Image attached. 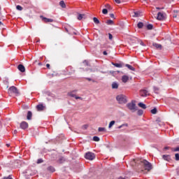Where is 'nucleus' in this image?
I'll list each match as a JSON object with an SVG mask.
<instances>
[{
    "label": "nucleus",
    "mask_w": 179,
    "mask_h": 179,
    "mask_svg": "<svg viewBox=\"0 0 179 179\" xmlns=\"http://www.w3.org/2000/svg\"><path fill=\"white\" fill-rule=\"evenodd\" d=\"M141 164L145 171H150L152 169V164L145 159L141 160Z\"/></svg>",
    "instance_id": "1"
},
{
    "label": "nucleus",
    "mask_w": 179,
    "mask_h": 179,
    "mask_svg": "<svg viewBox=\"0 0 179 179\" xmlns=\"http://www.w3.org/2000/svg\"><path fill=\"white\" fill-rule=\"evenodd\" d=\"M8 94L10 96H13V94H15V96H18L20 94V92L15 86H11L8 89Z\"/></svg>",
    "instance_id": "2"
},
{
    "label": "nucleus",
    "mask_w": 179,
    "mask_h": 179,
    "mask_svg": "<svg viewBox=\"0 0 179 179\" xmlns=\"http://www.w3.org/2000/svg\"><path fill=\"white\" fill-rule=\"evenodd\" d=\"M116 100L120 104H125L127 103V98L126 95H117Z\"/></svg>",
    "instance_id": "3"
},
{
    "label": "nucleus",
    "mask_w": 179,
    "mask_h": 179,
    "mask_svg": "<svg viewBox=\"0 0 179 179\" xmlns=\"http://www.w3.org/2000/svg\"><path fill=\"white\" fill-rule=\"evenodd\" d=\"M127 108L131 110L132 113H134L137 110V106L134 101L129 103H127Z\"/></svg>",
    "instance_id": "4"
},
{
    "label": "nucleus",
    "mask_w": 179,
    "mask_h": 179,
    "mask_svg": "<svg viewBox=\"0 0 179 179\" xmlns=\"http://www.w3.org/2000/svg\"><path fill=\"white\" fill-rule=\"evenodd\" d=\"M95 157H96L95 154L92 152H87L85 155V158L90 161L94 159Z\"/></svg>",
    "instance_id": "5"
},
{
    "label": "nucleus",
    "mask_w": 179,
    "mask_h": 179,
    "mask_svg": "<svg viewBox=\"0 0 179 179\" xmlns=\"http://www.w3.org/2000/svg\"><path fill=\"white\" fill-rule=\"evenodd\" d=\"M166 13L159 12L157 13V20H164L166 19Z\"/></svg>",
    "instance_id": "6"
},
{
    "label": "nucleus",
    "mask_w": 179,
    "mask_h": 179,
    "mask_svg": "<svg viewBox=\"0 0 179 179\" xmlns=\"http://www.w3.org/2000/svg\"><path fill=\"white\" fill-rule=\"evenodd\" d=\"M40 17L42 19V20L45 23L53 22H54V20L52 18H46V17H44L43 15H41Z\"/></svg>",
    "instance_id": "7"
},
{
    "label": "nucleus",
    "mask_w": 179,
    "mask_h": 179,
    "mask_svg": "<svg viewBox=\"0 0 179 179\" xmlns=\"http://www.w3.org/2000/svg\"><path fill=\"white\" fill-rule=\"evenodd\" d=\"M140 94L142 97H146L149 95L148 91L146 90H141L140 92Z\"/></svg>",
    "instance_id": "8"
},
{
    "label": "nucleus",
    "mask_w": 179,
    "mask_h": 179,
    "mask_svg": "<svg viewBox=\"0 0 179 179\" xmlns=\"http://www.w3.org/2000/svg\"><path fill=\"white\" fill-rule=\"evenodd\" d=\"M69 96L71 97L75 98L76 100L82 99L80 96H77L76 94H74V92L69 93Z\"/></svg>",
    "instance_id": "9"
},
{
    "label": "nucleus",
    "mask_w": 179,
    "mask_h": 179,
    "mask_svg": "<svg viewBox=\"0 0 179 179\" xmlns=\"http://www.w3.org/2000/svg\"><path fill=\"white\" fill-rule=\"evenodd\" d=\"M28 127H29V124L26 122H22L20 124V128H22V129H26L27 128H28Z\"/></svg>",
    "instance_id": "10"
},
{
    "label": "nucleus",
    "mask_w": 179,
    "mask_h": 179,
    "mask_svg": "<svg viewBox=\"0 0 179 179\" xmlns=\"http://www.w3.org/2000/svg\"><path fill=\"white\" fill-rule=\"evenodd\" d=\"M128 80H129V76H122V82H123L124 83H126L128 82Z\"/></svg>",
    "instance_id": "11"
},
{
    "label": "nucleus",
    "mask_w": 179,
    "mask_h": 179,
    "mask_svg": "<svg viewBox=\"0 0 179 179\" xmlns=\"http://www.w3.org/2000/svg\"><path fill=\"white\" fill-rule=\"evenodd\" d=\"M17 68L20 72H22V73L25 72V67L24 65L20 64Z\"/></svg>",
    "instance_id": "12"
},
{
    "label": "nucleus",
    "mask_w": 179,
    "mask_h": 179,
    "mask_svg": "<svg viewBox=\"0 0 179 179\" xmlns=\"http://www.w3.org/2000/svg\"><path fill=\"white\" fill-rule=\"evenodd\" d=\"M36 110H38V111L43 110H44L43 104H38V106H36Z\"/></svg>",
    "instance_id": "13"
},
{
    "label": "nucleus",
    "mask_w": 179,
    "mask_h": 179,
    "mask_svg": "<svg viewBox=\"0 0 179 179\" xmlns=\"http://www.w3.org/2000/svg\"><path fill=\"white\" fill-rule=\"evenodd\" d=\"M140 16H141V12H139V11L133 12V17H138Z\"/></svg>",
    "instance_id": "14"
},
{
    "label": "nucleus",
    "mask_w": 179,
    "mask_h": 179,
    "mask_svg": "<svg viewBox=\"0 0 179 179\" xmlns=\"http://www.w3.org/2000/svg\"><path fill=\"white\" fill-rule=\"evenodd\" d=\"M86 15H85V14H79L78 15V17H77V19L78 20H81L82 19H86Z\"/></svg>",
    "instance_id": "15"
},
{
    "label": "nucleus",
    "mask_w": 179,
    "mask_h": 179,
    "mask_svg": "<svg viewBox=\"0 0 179 179\" xmlns=\"http://www.w3.org/2000/svg\"><path fill=\"white\" fill-rule=\"evenodd\" d=\"M125 66L127 69H129L130 71H136V69L134 66H131L129 64H126Z\"/></svg>",
    "instance_id": "16"
},
{
    "label": "nucleus",
    "mask_w": 179,
    "mask_h": 179,
    "mask_svg": "<svg viewBox=\"0 0 179 179\" xmlns=\"http://www.w3.org/2000/svg\"><path fill=\"white\" fill-rule=\"evenodd\" d=\"M119 87V85L117 83H113L112 84V88L113 90H117Z\"/></svg>",
    "instance_id": "17"
},
{
    "label": "nucleus",
    "mask_w": 179,
    "mask_h": 179,
    "mask_svg": "<svg viewBox=\"0 0 179 179\" xmlns=\"http://www.w3.org/2000/svg\"><path fill=\"white\" fill-rule=\"evenodd\" d=\"M138 106L140 108H141L142 109H143V110H146V108H147L146 105L145 103H139Z\"/></svg>",
    "instance_id": "18"
},
{
    "label": "nucleus",
    "mask_w": 179,
    "mask_h": 179,
    "mask_svg": "<svg viewBox=\"0 0 179 179\" xmlns=\"http://www.w3.org/2000/svg\"><path fill=\"white\" fill-rule=\"evenodd\" d=\"M163 159L167 162H169L171 160V156L169 155H163Z\"/></svg>",
    "instance_id": "19"
},
{
    "label": "nucleus",
    "mask_w": 179,
    "mask_h": 179,
    "mask_svg": "<svg viewBox=\"0 0 179 179\" xmlns=\"http://www.w3.org/2000/svg\"><path fill=\"white\" fill-rule=\"evenodd\" d=\"M112 64L117 68H122L123 66L122 64L112 63Z\"/></svg>",
    "instance_id": "20"
},
{
    "label": "nucleus",
    "mask_w": 179,
    "mask_h": 179,
    "mask_svg": "<svg viewBox=\"0 0 179 179\" xmlns=\"http://www.w3.org/2000/svg\"><path fill=\"white\" fill-rule=\"evenodd\" d=\"M93 21H94L95 24H100V21L97 17H93Z\"/></svg>",
    "instance_id": "21"
},
{
    "label": "nucleus",
    "mask_w": 179,
    "mask_h": 179,
    "mask_svg": "<svg viewBox=\"0 0 179 179\" xmlns=\"http://www.w3.org/2000/svg\"><path fill=\"white\" fill-rule=\"evenodd\" d=\"M106 24L108 25H113L114 24V21H113L112 20H106Z\"/></svg>",
    "instance_id": "22"
},
{
    "label": "nucleus",
    "mask_w": 179,
    "mask_h": 179,
    "mask_svg": "<svg viewBox=\"0 0 179 179\" xmlns=\"http://www.w3.org/2000/svg\"><path fill=\"white\" fill-rule=\"evenodd\" d=\"M33 116V113L31 111H29L27 113V120H31V117Z\"/></svg>",
    "instance_id": "23"
},
{
    "label": "nucleus",
    "mask_w": 179,
    "mask_h": 179,
    "mask_svg": "<svg viewBox=\"0 0 179 179\" xmlns=\"http://www.w3.org/2000/svg\"><path fill=\"white\" fill-rule=\"evenodd\" d=\"M48 171L51 172V173H54L55 171V169L53 166H50L48 168Z\"/></svg>",
    "instance_id": "24"
},
{
    "label": "nucleus",
    "mask_w": 179,
    "mask_h": 179,
    "mask_svg": "<svg viewBox=\"0 0 179 179\" xmlns=\"http://www.w3.org/2000/svg\"><path fill=\"white\" fill-rule=\"evenodd\" d=\"M153 46L155 47L157 49H162V45L158 43H153Z\"/></svg>",
    "instance_id": "25"
},
{
    "label": "nucleus",
    "mask_w": 179,
    "mask_h": 179,
    "mask_svg": "<svg viewBox=\"0 0 179 179\" xmlns=\"http://www.w3.org/2000/svg\"><path fill=\"white\" fill-rule=\"evenodd\" d=\"M59 5L61 6V7H62V8H66V4H65L64 1H60Z\"/></svg>",
    "instance_id": "26"
},
{
    "label": "nucleus",
    "mask_w": 179,
    "mask_h": 179,
    "mask_svg": "<svg viewBox=\"0 0 179 179\" xmlns=\"http://www.w3.org/2000/svg\"><path fill=\"white\" fill-rule=\"evenodd\" d=\"M143 27V23L140 22L138 24H137V27H138L139 29H142Z\"/></svg>",
    "instance_id": "27"
},
{
    "label": "nucleus",
    "mask_w": 179,
    "mask_h": 179,
    "mask_svg": "<svg viewBox=\"0 0 179 179\" xmlns=\"http://www.w3.org/2000/svg\"><path fill=\"white\" fill-rule=\"evenodd\" d=\"M115 124V121H111L110 123H109V126H108V128H111L113 126H114Z\"/></svg>",
    "instance_id": "28"
},
{
    "label": "nucleus",
    "mask_w": 179,
    "mask_h": 179,
    "mask_svg": "<svg viewBox=\"0 0 179 179\" xmlns=\"http://www.w3.org/2000/svg\"><path fill=\"white\" fill-rule=\"evenodd\" d=\"M124 127H128V124L127 123L122 124V125L119 126L117 128L121 129V128H123Z\"/></svg>",
    "instance_id": "29"
},
{
    "label": "nucleus",
    "mask_w": 179,
    "mask_h": 179,
    "mask_svg": "<svg viewBox=\"0 0 179 179\" xmlns=\"http://www.w3.org/2000/svg\"><path fill=\"white\" fill-rule=\"evenodd\" d=\"M146 27H147V29H148V30H152V28H153V26H152V24H149L148 25H147Z\"/></svg>",
    "instance_id": "30"
},
{
    "label": "nucleus",
    "mask_w": 179,
    "mask_h": 179,
    "mask_svg": "<svg viewBox=\"0 0 179 179\" xmlns=\"http://www.w3.org/2000/svg\"><path fill=\"white\" fill-rule=\"evenodd\" d=\"M157 109L156 108H153V109L151 110V113H152V114L155 115V114H157Z\"/></svg>",
    "instance_id": "31"
},
{
    "label": "nucleus",
    "mask_w": 179,
    "mask_h": 179,
    "mask_svg": "<svg viewBox=\"0 0 179 179\" xmlns=\"http://www.w3.org/2000/svg\"><path fill=\"white\" fill-rule=\"evenodd\" d=\"M93 141L96 142H99L100 141L99 138L98 136H94Z\"/></svg>",
    "instance_id": "32"
},
{
    "label": "nucleus",
    "mask_w": 179,
    "mask_h": 179,
    "mask_svg": "<svg viewBox=\"0 0 179 179\" xmlns=\"http://www.w3.org/2000/svg\"><path fill=\"white\" fill-rule=\"evenodd\" d=\"M175 159H176V161H179V154L178 153L175 154Z\"/></svg>",
    "instance_id": "33"
},
{
    "label": "nucleus",
    "mask_w": 179,
    "mask_h": 179,
    "mask_svg": "<svg viewBox=\"0 0 179 179\" xmlns=\"http://www.w3.org/2000/svg\"><path fill=\"white\" fill-rule=\"evenodd\" d=\"M43 163V159H39L38 161H36V164H40Z\"/></svg>",
    "instance_id": "34"
},
{
    "label": "nucleus",
    "mask_w": 179,
    "mask_h": 179,
    "mask_svg": "<svg viewBox=\"0 0 179 179\" xmlns=\"http://www.w3.org/2000/svg\"><path fill=\"white\" fill-rule=\"evenodd\" d=\"M17 10L22 11L23 10V8L22 6H20V5L17 6L16 7Z\"/></svg>",
    "instance_id": "35"
},
{
    "label": "nucleus",
    "mask_w": 179,
    "mask_h": 179,
    "mask_svg": "<svg viewBox=\"0 0 179 179\" xmlns=\"http://www.w3.org/2000/svg\"><path fill=\"white\" fill-rule=\"evenodd\" d=\"M102 13L103 15H107L108 13V10L107 9L102 10Z\"/></svg>",
    "instance_id": "36"
},
{
    "label": "nucleus",
    "mask_w": 179,
    "mask_h": 179,
    "mask_svg": "<svg viewBox=\"0 0 179 179\" xmlns=\"http://www.w3.org/2000/svg\"><path fill=\"white\" fill-rule=\"evenodd\" d=\"M143 113V111L142 110H139L138 111H137V115H138L139 116H141Z\"/></svg>",
    "instance_id": "37"
},
{
    "label": "nucleus",
    "mask_w": 179,
    "mask_h": 179,
    "mask_svg": "<svg viewBox=\"0 0 179 179\" xmlns=\"http://www.w3.org/2000/svg\"><path fill=\"white\" fill-rule=\"evenodd\" d=\"M106 131V128L104 127H99V131L101 132V131Z\"/></svg>",
    "instance_id": "38"
},
{
    "label": "nucleus",
    "mask_w": 179,
    "mask_h": 179,
    "mask_svg": "<svg viewBox=\"0 0 179 179\" xmlns=\"http://www.w3.org/2000/svg\"><path fill=\"white\" fill-rule=\"evenodd\" d=\"M105 8H108V9H109V10H111V9H112L111 6H110L109 4H106V5H105Z\"/></svg>",
    "instance_id": "39"
},
{
    "label": "nucleus",
    "mask_w": 179,
    "mask_h": 179,
    "mask_svg": "<svg viewBox=\"0 0 179 179\" xmlns=\"http://www.w3.org/2000/svg\"><path fill=\"white\" fill-rule=\"evenodd\" d=\"M154 90L155 93H158L157 92L159 90V89L157 87H154Z\"/></svg>",
    "instance_id": "40"
},
{
    "label": "nucleus",
    "mask_w": 179,
    "mask_h": 179,
    "mask_svg": "<svg viewBox=\"0 0 179 179\" xmlns=\"http://www.w3.org/2000/svg\"><path fill=\"white\" fill-rule=\"evenodd\" d=\"M31 3V2H30V1H29V0H27V1H24V3H23V4H30Z\"/></svg>",
    "instance_id": "41"
},
{
    "label": "nucleus",
    "mask_w": 179,
    "mask_h": 179,
    "mask_svg": "<svg viewBox=\"0 0 179 179\" xmlns=\"http://www.w3.org/2000/svg\"><path fill=\"white\" fill-rule=\"evenodd\" d=\"M115 2L117 4H120L121 1H120V0H115Z\"/></svg>",
    "instance_id": "42"
},
{
    "label": "nucleus",
    "mask_w": 179,
    "mask_h": 179,
    "mask_svg": "<svg viewBox=\"0 0 179 179\" xmlns=\"http://www.w3.org/2000/svg\"><path fill=\"white\" fill-rule=\"evenodd\" d=\"M110 17L111 18H113V19H115V15L113 14V13H110Z\"/></svg>",
    "instance_id": "43"
},
{
    "label": "nucleus",
    "mask_w": 179,
    "mask_h": 179,
    "mask_svg": "<svg viewBox=\"0 0 179 179\" xmlns=\"http://www.w3.org/2000/svg\"><path fill=\"white\" fill-rule=\"evenodd\" d=\"M108 35H109V39L111 41L113 39V36L110 33L108 34Z\"/></svg>",
    "instance_id": "44"
},
{
    "label": "nucleus",
    "mask_w": 179,
    "mask_h": 179,
    "mask_svg": "<svg viewBox=\"0 0 179 179\" xmlns=\"http://www.w3.org/2000/svg\"><path fill=\"white\" fill-rule=\"evenodd\" d=\"M3 179H13L12 176H9L7 178H3Z\"/></svg>",
    "instance_id": "45"
},
{
    "label": "nucleus",
    "mask_w": 179,
    "mask_h": 179,
    "mask_svg": "<svg viewBox=\"0 0 179 179\" xmlns=\"http://www.w3.org/2000/svg\"><path fill=\"white\" fill-rule=\"evenodd\" d=\"M17 133V130H14V131H13V135H16Z\"/></svg>",
    "instance_id": "46"
},
{
    "label": "nucleus",
    "mask_w": 179,
    "mask_h": 179,
    "mask_svg": "<svg viewBox=\"0 0 179 179\" xmlns=\"http://www.w3.org/2000/svg\"><path fill=\"white\" fill-rule=\"evenodd\" d=\"M175 151L179 152V145L175 148Z\"/></svg>",
    "instance_id": "47"
},
{
    "label": "nucleus",
    "mask_w": 179,
    "mask_h": 179,
    "mask_svg": "<svg viewBox=\"0 0 179 179\" xmlns=\"http://www.w3.org/2000/svg\"><path fill=\"white\" fill-rule=\"evenodd\" d=\"M140 44H141L142 46H145V44L143 41H141Z\"/></svg>",
    "instance_id": "48"
},
{
    "label": "nucleus",
    "mask_w": 179,
    "mask_h": 179,
    "mask_svg": "<svg viewBox=\"0 0 179 179\" xmlns=\"http://www.w3.org/2000/svg\"><path fill=\"white\" fill-rule=\"evenodd\" d=\"M46 68H48V69H50V66L49 64H46Z\"/></svg>",
    "instance_id": "49"
},
{
    "label": "nucleus",
    "mask_w": 179,
    "mask_h": 179,
    "mask_svg": "<svg viewBox=\"0 0 179 179\" xmlns=\"http://www.w3.org/2000/svg\"><path fill=\"white\" fill-rule=\"evenodd\" d=\"M103 55H108V53H107L106 51H103Z\"/></svg>",
    "instance_id": "50"
},
{
    "label": "nucleus",
    "mask_w": 179,
    "mask_h": 179,
    "mask_svg": "<svg viewBox=\"0 0 179 179\" xmlns=\"http://www.w3.org/2000/svg\"><path fill=\"white\" fill-rule=\"evenodd\" d=\"M87 80H89V82H90L92 80V79L90 78H86Z\"/></svg>",
    "instance_id": "51"
},
{
    "label": "nucleus",
    "mask_w": 179,
    "mask_h": 179,
    "mask_svg": "<svg viewBox=\"0 0 179 179\" xmlns=\"http://www.w3.org/2000/svg\"><path fill=\"white\" fill-rule=\"evenodd\" d=\"M172 152H176V148H171Z\"/></svg>",
    "instance_id": "52"
},
{
    "label": "nucleus",
    "mask_w": 179,
    "mask_h": 179,
    "mask_svg": "<svg viewBox=\"0 0 179 179\" xmlns=\"http://www.w3.org/2000/svg\"><path fill=\"white\" fill-rule=\"evenodd\" d=\"M156 9H157V10H160V9H164V8H159V7H157Z\"/></svg>",
    "instance_id": "53"
},
{
    "label": "nucleus",
    "mask_w": 179,
    "mask_h": 179,
    "mask_svg": "<svg viewBox=\"0 0 179 179\" xmlns=\"http://www.w3.org/2000/svg\"><path fill=\"white\" fill-rule=\"evenodd\" d=\"M87 128V125H84L83 129H86Z\"/></svg>",
    "instance_id": "54"
},
{
    "label": "nucleus",
    "mask_w": 179,
    "mask_h": 179,
    "mask_svg": "<svg viewBox=\"0 0 179 179\" xmlns=\"http://www.w3.org/2000/svg\"><path fill=\"white\" fill-rule=\"evenodd\" d=\"M170 148V147H166V148H164V150H169Z\"/></svg>",
    "instance_id": "55"
},
{
    "label": "nucleus",
    "mask_w": 179,
    "mask_h": 179,
    "mask_svg": "<svg viewBox=\"0 0 179 179\" xmlns=\"http://www.w3.org/2000/svg\"><path fill=\"white\" fill-rule=\"evenodd\" d=\"M3 25V22L0 21V26Z\"/></svg>",
    "instance_id": "56"
},
{
    "label": "nucleus",
    "mask_w": 179,
    "mask_h": 179,
    "mask_svg": "<svg viewBox=\"0 0 179 179\" xmlns=\"http://www.w3.org/2000/svg\"><path fill=\"white\" fill-rule=\"evenodd\" d=\"M2 125V122L0 120V126Z\"/></svg>",
    "instance_id": "57"
},
{
    "label": "nucleus",
    "mask_w": 179,
    "mask_h": 179,
    "mask_svg": "<svg viewBox=\"0 0 179 179\" xmlns=\"http://www.w3.org/2000/svg\"><path fill=\"white\" fill-rule=\"evenodd\" d=\"M119 179H125V178L120 177Z\"/></svg>",
    "instance_id": "58"
},
{
    "label": "nucleus",
    "mask_w": 179,
    "mask_h": 179,
    "mask_svg": "<svg viewBox=\"0 0 179 179\" xmlns=\"http://www.w3.org/2000/svg\"><path fill=\"white\" fill-rule=\"evenodd\" d=\"M38 65H39V66H41V62H40V63H38Z\"/></svg>",
    "instance_id": "59"
},
{
    "label": "nucleus",
    "mask_w": 179,
    "mask_h": 179,
    "mask_svg": "<svg viewBox=\"0 0 179 179\" xmlns=\"http://www.w3.org/2000/svg\"><path fill=\"white\" fill-rule=\"evenodd\" d=\"M7 146H8V147H9V146H10V145H9V144H7Z\"/></svg>",
    "instance_id": "60"
}]
</instances>
